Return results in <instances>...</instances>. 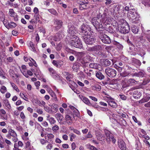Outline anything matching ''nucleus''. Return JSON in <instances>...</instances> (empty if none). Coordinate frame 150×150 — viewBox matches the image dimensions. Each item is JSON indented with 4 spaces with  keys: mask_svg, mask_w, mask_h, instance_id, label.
<instances>
[{
    "mask_svg": "<svg viewBox=\"0 0 150 150\" xmlns=\"http://www.w3.org/2000/svg\"><path fill=\"white\" fill-rule=\"evenodd\" d=\"M70 44L71 46L77 48H81L83 46L82 42L77 36L71 38Z\"/></svg>",
    "mask_w": 150,
    "mask_h": 150,
    "instance_id": "f03ea898",
    "label": "nucleus"
},
{
    "mask_svg": "<svg viewBox=\"0 0 150 150\" xmlns=\"http://www.w3.org/2000/svg\"><path fill=\"white\" fill-rule=\"evenodd\" d=\"M55 117L59 122L60 123L62 122L63 118L62 115L60 113H57L55 115Z\"/></svg>",
    "mask_w": 150,
    "mask_h": 150,
    "instance_id": "412c9836",
    "label": "nucleus"
},
{
    "mask_svg": "<svg viewBox=\"0 0 150 150\" xmlns=\"http://www.w3.org/2000/svg\"><path fill=\"white\" fill-rule=\"evenodd\" d=\"M108 11V10L106 9L102 15H101L100 13H99V15L101 16L103 23H107L108 19L109 18V14Z\"/></svg>",
    "mask_w": 150,
    "mask_h": 150,
    "instance_id": "f8f14e48",
    "label": "nucleus"
},
{
    "mask_svg": "<svg viewBox=\"0 0 150 150\" xmlns=\"http://www.w3.org/2000/svg\"><path fill=\"white\" fill-rule=\"evenodd\" d=\"M102 50V47L99 45H97L92 47H89L87 49V50L89 51L97 52L101 51Z\"/></svg>",
    "mask_w": 150,
    "mask_h": 150,
    "instance_id": "2eb2a0df",
    "label": "nucleus"
},
{
    "mask_svg": "<svg viewBox=\"0 0 150 150\" xmlns=\"http://www.w3.org/2000/svg\"><path fill=\"white\" fill-rule=\"evenodd\" d=\"M16 25L15 23L12 22H11L10 23H9L8 25V26L7 28H13L16 27Z\"/></svg>",
    "mask_w": 150,
    "mask_h": 150,
    "instance_id": "72a5a7b5",
    "label": "nucleus"
},
{
    "mask_svg": "<svg viewBox=\"0 0 150 150\" xmlns=\"http://www.w3.org/2000/svg\"><path fill=\"white\" fill-rule=\"evenodd\" d=\"M63 23L62 21L59 20L55 19L54 21V25L55 29L57 30L60 29Z\"/></svg>",
    "mask_w": 150,
    "mask_h": 150,
    "instance_id": "4468645a",
    "label": "nucleus"
},
{
    "mask_svg": "<svg viewBox=\"0 0 150 150\" xmlns=\"http://www.w3.org/2000/svg\"><path fill=\"white\" fill-rule=\"evenodd\" d=\"M111 62H112V60H110V61L108 59H103V65L105 66H109L111 64Z\"/></svg>",
    "mask_w": 150,
    "mask_h": 150,
    "instance_id": "393cba45",
    "label": "nucleus"
},
{
    "mask_svg": "<svg viewBox=\"0 0 150 150\" xmlns=\"http://www.w3.org/2000/svg\"><path fill=\"white\" fill-rule=\"evenodd\" d=\"M78 3L81 6H82V5L84 4H88V2L87 0H78Z\"/></svg>",
    "mask_w": 150,
    "mask_h": 150,
    "instance_id": "4c0bfd02",
    "label": "nucleus"
},
{
    "mask_svg": "<svg viewBox=\"0 0 150 150\" xmlns=\"http://www.w3.org/2000/svg\"><path fill=\"white\" fill-rule=\"evenodd\" d=\"M84 53L83 52H77L76 53V55L78 59H80L84 55Z\"/></svg>",
    "mask_w": 150,
    "mask_h": 150,
    "instance_id": "2f4dec72",
    "label": "nucleus"
},
{
    "mask_svg": "<svg viewBox=\"0 0 150 150\" xmlns=\"http://www.w3.org/2000/svg\"><path fill=\"white\" fill-rule=\"evenodd\" d=\"M44 110L46 112L49 113H51V112H51V109H50V108L48 106H44Z\"/></svg>",
    "mask_w": 150,
    "mask_h": 150,
    "instance_id": "09e8293b",
    "label": "nucleus"
},
{
    "mask_svg": "<svg viewBox=\"0 0 150 150\" xmlns=\"http://www.w3.org/2000/svg\"><path fill=\"white\" fill-rule=\"evenodd\" d=\"M127 16L129 20L132 23L136 24L139 23V16L135 9H130L127 13Z\"/></svg>",
    "mask_w": 150,
    "mask_h": 150,
    "instance_id": "f257e3e1",
    "label": "nucleus"
},
{
    "mask_svg": "<svg viewBox=\"0 0 150 150\" xmlns=\"http://www.w3.org/2000/svg\"><path fill=\"white\" fill-rule=\"evenodd\" d=\"M122 9H120V11H118V12H117V13L119 14V15H122L125 14V13H124L123 8H122Z\"/></svg>",
    "mask_w": 150,
    "mask_h": 150,
    "instance_id": "4d7b16f0",
    "label": "nucleus"
},
{
    "mask_svg": "<svg viewBox=\"0 0 150 150\" xmlns=\"http://www.w3.org/2000/svg\"><path fill=\"white\" fill-rule=\"evenodd\" d=\"M147 33L146 34V37L147 39L150 42V30L147 31Z\"/></svg>",
    "mask_w": 150,
    "mask_h": 150,
    "instance_id": "ea45409f",
    "label": "nucleus"
},
{
    "mask_svg": "<svg viewBox=\"0 0 150 150\" xmlns=\"http://www.w3.org/2000/svg\"><path fill=\"white\" fill-rule=\"evenodd\" d=\"M29 45L30 47L31 48V50L34 52L37 53V50L35 47V45L33 44V42L31 41L30 42Z\"/></svg>",
    "mask_w": 150,
    "mask_h": 150,
    "instance_id": "cd10ccee",
    "label": "nucleus"
},
{
    "mask_svg": "<svg viewBox=\"0 0 150 150\" xmlns=\"http://www.w3.org/2000/svg\"><path fill=\"white\" fill-rule=\"evenodd\" d=\"M135 148L138 150H139L141 148L140 143L139 141L137 142L135 144Z\"/></svg>",
    "mask_w": 150,
    "mask_h": 150,
    "instance_id": "3c124183",
    "label": "nucleus"
},
{
    "mask_svg": "<svg viewBox=\"0 0 150 150\" xmlns=\"http://www.w3.org/2000/svg\"><path fill=\"white\" fill-rule=\"evenodd\" d=\"M116 30L119 32L123 34L128 33L130 30V27L127 23L126 24H122L116 28Z\"/></svg>",
    "mask_w": 150,
    "mask_h": 150,
    "instance_id": "7ed1b4c3",
    "label": "nucleus"
},
{
    "mask_svg": "<svg viewBox=\"0 0 150 150\" xmlns=\"http://www.w3.org/2000/svg\"><path fill=\"white\" fill-rule=\"evenodd\" d=\"M59 127L58 125H55L52 127V130L54 132H56L59 129Z\"/></svg>",
    "mask_w": 150,
    "mask_h": 150,
    "instance_id": "5fc2aeb1",
    "label": "nucleus"
},
{
    "mask_svg": "<svg viewBox=\"0 0 150 150\" xmlns=\"http://www.w3.org/2000/svg\"><path fill=\"white\" fill-rule=\"evenodd\" d=\"M74 115L73 117H75L76 116L78 117H80V113L79 111L77 110H75L73 111Z\"/></svg>",
    "mask_w": 150,
    "mask_h": 150,
    "instance_id": "e433bc0d",
    "label": "nucleus"
},
{
    "mask_svg": "<svg viewBox=\"0 0 150 150\" xmlns=\"http://www.w3.org/2000/svg\"><path fill=\"white\" fill-rule=\"evenodd\" d=\"M100 66L98 64L94 63H91L89 64L90 68L96 69H98Z\"/></svg>",
    "mask_w": 150,
    "mask_h": 150,
    "instance_id": "a878e982",
    "label": "nucleus"
},
{
    "mask_svg": "<svg viewBox=\"0 0 150 150\" xmlns=\"http://www.w3.org/2000/svg\"><path fill=\"white\" fill-rule=\"evenodd\" d=\"M119 116L121 117L122 118H127L128 117V116L127 114L125 113H120Z\"/></svg>",
    "mask_w": 150,
    "mask_h": 150,
    "instance_id": "de8ad7c7",
    "label": "nucleus"
},
{
    "mask_svg": "<svg viewBox=\"0 0 150 150\" xmlns=\"http://www.w3.org/2000/svg\"><path fill=\"white\" fill-rule=\"evenodd\" d=\"M79 97L81 99V100L86 104L88 105H91V104L90 101L86 97L82 96L81 95H79Z\"/></svg>",
    "mask_w": 150,
    "mask_h": 150,
    "instance_id": "a211bd4d",
    "label": "nucleus"
},
{
    "mask_svg": "<svg viewBox=\"0 0 150 150\" xmlns=\"http://www.w3.org/2000/svg\"><path fill=\"white\" fill-rule=\"evenodd\" d=\"M4 103L5 105L8 109H10L11 108V105L8 100H5Z\"/></svg>",
    "mask_w": 150,
    "mask_h": 150,
    "instance_id": "a19ab883",
    "label": "nucleus"
},
{
    "mask_svg": "<svg viewBox=\"0 0 150 150\" xmlns=\"http://www.w3.org/2000/svg\"><path fill=\"white\" fill-rule=\"evenodd\" d=\"M130 74V72L127 70H125L124 72L120 74V75L123 77H125L128 76Z\"/></svg>",
    "mask_w": 150,
    "mask_h": 150,
    "instance_id": "c756f323",
    "label": "nucleus"
},
{
    "mask_svg": "<svg viewBox=\"0 0 150 150\" xmlns=\"http://www.w3.org/2000/svg\"><path fill=\"white\" fill-rule=\"evenodd\" d=\"M52 64L56 67H58V61L53 60L52 62Z\"/></svg>",
    "mask_w": 150,
    "mask_h": 150,
    "instance_id": "13d9d810",
    "label": "nucleus"
},
{
    "mask_svg": "<svg viewBox=\"0 0 150 150\" xmlns=\"http://www.w3.org/2000/svg\"><path fill=\"white\" fill-rule=\"evenodd\" d=\"M150 99V97L146 96L144 97L142 99L139 101V103H143L148 101Z\"/></svg>",
    "mask_w": 150,
    "mask_h": 150,
    "instance_id": "bb28decb",
    "label": "nucleus"
},
{
    "mask_svg": "<svg viewBox=\"0 0 150 150\" xmlns=\"http://www.w3.org/2000/svg\"><path fill=\"white\" fill-rule=\"evenodd\" d=\"M133 59L132 60L134 62H135L136 63H137V64L138 66H140L141 64V62L138 59H134V58H133Z\"/></svg>",
    "mask_w": 150,
    "mask_h": 150,
    "instance_id": "a18cd8bd",
    "label": "nucleus"
},
{
    "mask_svg": "<svg viewBox=\"0 0 150 150\" xmlns=\"http://www.w3.org/2000/svg\"><path fill=\"white\" fill-rule=\"evenodd\" d=\"M136 82V81L133 79H130L128 80V82L131 84L135 83Z\"/></svg>",
    "mask_w": 150,
    "mask_h": 150,
    "instance_id": "bf43d9fd",
    "label": "nucleus"
},
{
    "mask_svg": "<svg viewBox=\"0 0 150 150\" xmlns=\"http://www.w3.org/2000/svg\"><path fill=\"white\" fill-rule=\"evenodd\" d=\"M121 6L119 5H116L114 8L113 10L114 12L117 13V12L119 11H120V9L121 8Z\"/></svg>",
    "mask_w": 150,
    "mask_h": 150,
    "instance_id": "c9c22d12",
    "label": "nucleus"
},
{
    "mask_svg": "<svg viewBox=\"0 0 150 150\" xmlns=\"http://www.w3.org/2000/svg\"><path fill=\"white\" fill-rule=\"evenodd\" d=\"M48 121L51 125L54 124L56 122L55 120L54 119V118L53 117L50 118Z\"/></svg>",
    "mask_w": 150,
    "mask_h": 150,
    "instance_id": "49530a36",
    "label": "nucleus"
},
{
    "mask_svg": "<svg viewBox=\"0 0 150 150\" xmlns=\"http://www.w3.org/2000/svg\"><path fill=\"white\" fill-rule=\"evenodd\" d=\"M33 12L35 13V14H39V10L37 7H35L33 9Z\"/></svg>",
    "mask_w": 150,
    "mask_h": 150,
    "instance_id": "e2e57ef3",
    "label": "nucleus"
},
{
    "mask_svg": "<svg viewBox=\"0 0 150 150\" xmlns=\"http://www.w3.org/2000/svg\"><path fill=\"white\" fill-rule=\"evenodd\" d=\"M105 134L106 136V140L108 142H110L112 140V142L115 144L116 142V139L112 136V135L110 134V132L107 130L105 131Z\"/></svg>",
    "mask_w": 150,
    "mask_h": 150,
    "instance_id": "1a4fd4ad",
    "label": "nucleus"
},
{
    "mask_svg": "<svg viewBox=\"0 0 150 150\" xmlns=\"http://www.w3.org/2000/svg\"><path fill=\"white\" fill-rule=\"evenodd\" d=\"M108 102L109 105L113 108H116L117 107V103L112 98H110L108 101Z\"/></svg>",
    "mask_w": 150,
    "mask_h": 150,
    "instance_id": "6ab92c4d",
    "label": "nucleus"
},
{
    "mask_svg": "<svg viewBox=\"0 0 150 150\" xmlns=\"http://www.w3.org/2000/svg\"><path fill=\"white\" fill-rule=\"evenodd\" d=\"M20 96L25 100L27 101H28V98L25 96V95L23 93H21L20 94Z\"/></svg>",
    "mask_w": 150,
    "mask_h": 150,
    "instance_id": "864d4df0",
    "label": "nucleus"
},
{
    "mask_svg": "<svg viewBox=\"0 0 150 150\" xmlns=\"http://www.w3.org/2000/svg\"><path fill=\"white\" fill-rule=\"evenodd\" d=\"M51 75L54 79L56 80L59 79V75L57 74V72L53 68L50 67L48 69Z\"/></svg>",
    "mask_w": 150,
    "mask_h": 150,
    "instance_id": "9b49d317",
    "label": "nucleus"
},
{
    "mask_svg": "<svg viewBox=\"0 0 150 150\" xmlns=\"http://www.w3.org/2000/svg\"><path fill=\"white\" fill-rule=\"evenodd\" d=\"M145 74V73L144 71H140L138 72L139 77H143Z\"/></svg>",
    "mask_w": 150,
    "mask_h": 150,
    "instance_id": "603ef678",
    "label": "nucleus"
},
{
    "mask_svg": "<svg viewBox=\"0 0 150 150\" xmlns=\"http://www.w3.org/2000/svg\"><path fill=\"white\" fill-rule=\"evenodd\" d=\"M53 98V99L54 100L55 102H56L57 101V98L55 94L52 95V96H51Z\"/></svg>",
    "mask_w": 150,
    "mask_h": 150,
    "instance_id": "680f3d73",
    "label": "nucleus"
},
{
    "mask_svg": "<svg viewBox=\"0 0 150 150\" xmlns=\"http://www.w3.org/2000/svg\"><path fill=\"white\" fill-rule=\"evenodd\" d=\"M81 32L84 35H88L91 30L90 27L88 25L83 24L80 27Z\"/></svg>",
    "mask_w": 150,
    "mask_h": 150,
    "instance_id": "6e6552de",
    "label": "nucleus"
},
{
    "mask_svg": "<svg viewBox=\"0 0 150 150\" xmlns=\"http://www.w3.org/2000/svg\"><path fill=\"white\" fill-rule=\"evenodd\" d=\"M144 142L145 144L149 148L150 147V144L149 142L146 140L144 141Z\"/></svg>",
    "mask_w": 150,
    "mask_h": 150,
    "instance_id": "69168bd1",
    "label": "nucleus"
},
{
    "mask_svg": "<svg viewBox=\"0 0 150 150\" xmlns=\"http://www.w3.org/2000/svg\"><path fill=\"white\" fill-rule=\"evenodd\" d=\"M40 15L39 14H35L34 18L36 22L38 23L40 21Z\"/></svg>",
    "mask_w": 150,
    "mask_h": 150,
    "instance_id": "37998d69",
    "label": "nucleus"
},
{
    "mask_svg": "<svg viewBox=\"0 0 150 150\" xmlns=\"http://www.w3.org/2000/svg\"><path fill=\"white\" fill-rule=\"evenodd\" d=\"M105 72L110 77H114L117 74V71L115 69L110 67H108L105 69Z\"/></svg>",
    "mask_w": 150,
    "mask_h": 150,
    "instance_id": "0eeeda50",
    "label": "nucleus"
},
{
    "mask_svg": "<svg viewBox=\"0 0 150 150\" xmlns=\"http://www.w3.org/2000/svg\"><path fill=\"white\" fill-rule=\"evenodd\" d=\"M8 14L11 16L13 17L15 21H17L18 20L17 15L13 9H9Z\"/></svg>",
    "mask_w": 150,
    "mask_h": 150,
    "instance_id": "f3484780",
    "label": "nucleus"
},
{
    "mask_svg": "<svg viewBox=\"0 0 150 150\" xmlns=\"http://www.w3.org/2000/svg\"><path fill=\"white\" fill-rule=\"evenodd\" d=\"M14 148L13 150H21L18 147V146L16 143H15L14 145Z\"/></svg>",
    "mask_w": 150,
    "mask_h": 150,
    "instance_id": "338daca9",
    "label": "nucleus"
},
{
    "mask_svg": "<svg viewBox=\"0 0 150 150\" xmlns=\"http://www.w3.org/2000/svg\"><path fill=\"white\" fill-rule=\"evenodd\" d=\"M131 30L132 32L135 34L137 33L139 31L138 27L134 26L132 27Z\"/></svg>",
    "mask_w": 150,
    "mask_h": 150,
    "instance_id": "473e14b6",
    "label": "nucleus"
},
{
    "mask_svg": "<svg viewBox=\"0 0 150 150\" xmlns=\"http://www.w3.org/2000/svg\"><path fill=\"white\" fill-rule=\"evenodd\" d=\"M100 39L102 42L105 44H110L111 43V39L110 37L105 34L100 36Z\"/></svg>",
    "mask_w": 150,
    "mask_h": 150,
    "instance_id": "9d476101",
    "label": "nucleus"
},
{
    "mask_svg": "<svg viewBox=\"0 0 150 150\" xmlns=\"http://www.w3.org/2000/svg\"><path fill=\"white\" fill-rule=\"evenodd\" d=\"M54 137V135L52 134H47L45 136V138L47 140V142L48 141H51Z\"/></svg>",
    "mask_w": 150,
    "mask_h": 150,
    "instance_id": "5701e85b",
    "label": "nucleus"
},
{
    "mask_svg": "<svg viewBox=\"0 0 150 150\" xmlns=\"http://www.w3.org/2000/svg\"><path fill=\"white\" fill-rule=\"evenodd\" d=\"M3 23L5 26L7 28L9 23L8 20L7 19H4L3 21Z\"/></svg>",
    "mask_w": 150,
    "mask_h": 150,
    "instance_id": "8fccbe9b",
    "label": "nucleus"
},
{
    "mask_svg": "<svg viewBox=\"0 0 150 150\" xmlns=\"http://www.w3.org/2000/svg\"><path fill=\"white\" fill-rule=\"evenodd\" d=\"M65 119L67 123L68 124H70L71 123V118L70 116L68 115H66L65 116Z\"/></svg>",
    "mask_w": 150,
    "mask_h": 150,
    "instance_id": "c85d7f7f",
    "label": "nucleus"
},
{
    "mask_svg": "<svg viewBox=\"0 0 150 150\" xmlns=\"http://www.w3.org/2000/svg\"><path fill=\"white\" fill-rule=\"evenodd\" d=\"M96 76L100 80L103 79L105 78L104 76L100 71H96Z\"/></svg>",
    "mask_w": 150,
    "mask_h": 150,
    "instance_id": "4be33fe9",
    "label": "nucleus"
},
{
    "mask_svg": "<svg viewBox=\"0 0 150 150\" xmlns=\"http://www.w3.org/2000/svg\"><path fill=\"white\" fill-rule=\"evenodd\" d=\"M83 39L84 42L86 44L91 45L95 42V38L93 36H90L88 34V35H84L83 36Z\"/></svg>",
    "mask_w": 150,
    "mask_h": 150,
    "instance_id": "39448f33",
    "label": "nucleus"
},
{
    "mask_svg": "<svg viewBox=\"0 0 150 150\" xmlns=\"http://www.w3.org/2000/svg\"><path fill=\"white\" fill-rule=\"evenodd\" d=\"M141 132L142 133L144 134V135L142 136V137H143L145 139H146L147 140L148 139H149V137H147V136H145V135L146 134V132L144 131V130L143 129H142L141 130Z\"/></svg>",
    "mask_w": 150,
    "mask_h": 150,
    "instance_id": "c03bdc74",
    "label": "nucleus"
},
{
    "mask_svg": "<svg viewBox=\"0 0 150 150\" xmlns=\"http://www.w3.org/2000/svg\"><path fill=\"white\" fill-rule=\"evenodd\" d=\"M88 148L91 150H97L96 148L93 146L90 145L89 146Z\"/></svg>",
    "mask_w": 150,
    "mask_h": 150,
    "instance_id": "774afa93",
    "label": "nucleus"
},
{
    "mask_svg": "<svg viewBox=\"0 0 150 150\" xmlns=\"http://www.w3.org/2000/svg\"><path fill=\"white\" fill-rule=\"evenodd\" d=\"M47 90L48 92L50 94L51 96H52V95H54L55 94L54 92L50 88H47Z\"/></svg>",
    "mask_w": 150,
    "mask_h": 150,
    "instance_id": "6e6d98bb",
    "label": "nucleus"
},
{
    "mask_svg": "<svg viewBox=\"0 0 150 150\" xmlns=\"http://www.w3.org/2000/svg\"><path fill=\"white\" fill-rule=\"evenodd\" d=\"M8 134L11 136H12L13 138L12 139V140L14 142H16L18 140V139L17 138V135L15 132L12 129H10L8 131Z\"/></svg>",
    "mask_w": 150,
    "mask_h": 150,
    "instance_id": "ddd939ff",
    "label": "nucleus"
},
{
    "mask_svg": "<svg viewBox=\"0 0 150 150\" xmlns=\"http://www.w3.org/2000/svg\"><path fill=\"white\" fill-rule=\"evenodd\" d=\"M133 97L135 98H138L142 95L141 93L137 90H135L133 92Z\"/></svg>",
    "mask_w": 150,
    "mask_h": 150,
    "instance_id": "b1692460",
    "label": "nucleus"
},
{
    "mask_svg": "<svg viewBox=\"0 0 150 150\" xmlns=\"http://www.w3.org/2000/svg\"><path fill=\"white\" fill-rule=\"evenodd\" d=\"M92 88L93 90L97 91H100L101 89V86L98 84L93 86Z\"/></svg>",
    "mask_w": 150,
    "mask_h": 150,
    "instance_id": "7c9ffc66",
    "label": "nucleus"
},
{
    "mask_svg": "<svg viewBox=\"0 0 150 150\" xmlns=\"http://www.w3.org/2000/svg\"><path fill=\"white\" fill-rule=\"evenodd\" d=\"M58 67L59 68L62 66L63 64V62L61 61H58Z\"/></svg>",
    "mask_w": 150,
    "mask_h": 150,
    "instance_id": "0e129e2a",
    "label": "nucleus"
},
{
    "mask_svg": "<svg viewBox=\"0 0 150 150\" xmlns=\"http://www.w3.org/2000/svg\"><path fill=\"white\" fill-rule=\"evenodd\" d=\"M78 68V66L76 64H74L72 67V69L74 70H76Z\"/></svg>",
    "mask_w": 150,
    "mask_h": 150,
    "instance_id": "052dcab7",
    "label": "nucleus"
},
{
    "mask_svg": "<svg viewBox=\"0 0 150 150\" xmlns=\"http://www.w3.org/2000/svg\"><path fill=\"white\" fill-rule=\"evenodd\" d=\"M51 112H56L59 109L58 105L55 103H53L51 106Z\"/></svg>",
    "mask_w": 150,
    "mask_h": 150,
    "instance_id": "aec40b11",
    "label": "nucleus"
},
{
    "mask_svg": "<svg viewBox=\"0 0 150 150\" xmlns=\"http://www.w3.org/2000/svg\"><path fill=\"white\" fill-rule=\"evenodd\" d=\"M118 145L119 148L122 150H125L126 145L125 142L122 139H119L118 140Z\"/></svg>",
    "mask_w": 150,
    "mask_h": 150,
    "instance_id": "dca6fc26",
    "label": "nucleus"
},
{
    "mask_svg": "<svg viewBox=\"0 0 150 150\" xmlns=\"http://www.w3.org/2000/svg\"><path fill=\"white\" fill-rule=\"evenodd\" d=\"M47 10L50 13L53 14L54 15L56 16L58 14V13L54 9H48Z\"/></svg>",
    "mask_w": 150,
    "mask_h": 150,
    "instance_id": "f704fd0d",
    "label": "nucleus"
},
{
    "mask_svg": "<svg viewBox=\"0 0 150 150\" xmlns=\"http://www.w3.org/2000/svg\"><path fill=\"white\" fill-rule=\"evenodd\" d=\"M1 92L2 93H5L7 91V89L6 87L4 86H1V89L0 90Z\"/></svg>",
    "mask_w": 150,
    "mask_h": 150,
    "instance_id": "58836bf2",
    "label": "nucleus"
},
{
    "mask_svg": "<svg viewBox=\"0 0 150 150\" xmlns=\"http://www.w3.org/2000/svg\"><path fill=\"white\" fill-rule=\"evenodd\" d=\"M68 32V36L70 37L71 39V38H74L77 37L75 35L77 32L76 29L73 26L69 25Z\"/></svg>",
    "mask_w": 150,
    "mask_h": 150,
    "instance_id": "423d86ee",
    "label": "nucleus"
},
{
    "mask_svg": "<svg viewBox=\"0 0 150 150\" xmlns=\"http://www.w3.org/2000/svg\"><path fill=\"white\" fill-rule=\"evenodd\" d=\"M11 86L16 91L19 92V90L18 89L17 87L16 86V85L13 83H12L11 82Z\"/></svg>",
    "mask_w": 150,
    "mask_h": 150,
    "instance_id": "79ce46f5",
    "label": "nucleus"
},
{
    "mask_svg": "<svg viewBox=\"0 0 150 150\" xmlns=\"http://www.w3.org/2000/svg\"><path fill=\"white\" fill-rule=\"evenodd\" d=\"M91 22L96 29L103 28L101 20L98 17L93 18L91 19Z\"/></svg>",
    "mask_w": 150,
    "mask_h": 150,
    "instance_id": "20e7f679",
    "label": "nucleus"
}]
</instances>
